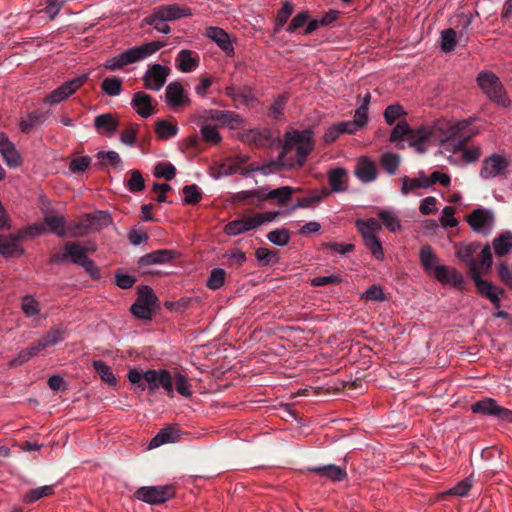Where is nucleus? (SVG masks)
<instances>
[{
  "label": "nucleus",
  "instance_id": "f257e3e1",
  "mask_svg": "<svg viewBox=\"0 0 512 512\" xmlns=\"http://www.w3.org/2000/svg\"><path fill=\"white\" fill-rule=\"evenodd\" d=\"M312 134L310 129L287 131L284 135V143L277 161H272L262 166L251 164L241 170V175L248 177L254 171H260L262 174L267 175L270 172L280 171L282 167L289 169L303 167L308 155L314 149Z\"/></svg>",
  "mask_w": 512,
  "mask_h": 512
},
{
  "label": "nucleus",
  "instance_id": "f03ea898",
  "mask_svg": "<svg viewBox=\"0 0 512 512\" xmlns=\"http://www.w3.org/2000/svg\"><path fill=\"white\" fill-rule=\"evenodd\" d=\"M128 380L134 385L136 392H143L148 387L149 394H154L160 387L169 397L174 396L173 378L165 369L147 370L142 372L136 368L128 372Z\"/></svg>",
  "mask_w": 512,
  "mask_h": 512
},
{
  "label": "nucleus",
  "instance_id": "7ed1b4c3",
  "mask_svg": "<svg viewBox=\"0 0 512 512\" xmlns=\"http://www.w3.org/2000/svg\"><path fill=\"white\" fill-rule=\"evenodd\" d=\"M467 121L457 122L454 125H450L446 121H437L432 127H420L417 132L411 135L409 140V146L415 148V150L424 154L426 148L423 143L432 138L439 139L442 143L450 141L456 137V135L464 130L468 126Z\"/></svg>",
  "mask_w": 512,
  "mask_h": 512
},
{
  "label": "nucleus",
  "instance_id": "20e7f679",
  "mask_svg": "<svg viewBox=\"0 0 512 512\" xmlns=\"http://www.w3.org/2000/svg\"><path fill=\"white\" fill-rule=\"evenodd\" d=\"M455 248L456 257L467 266L470 275L491 268L493 257L489 244L482 247L480 242L459 243L455 245Z\"/></svg>",
  "mask_w": 512,
  "mask_h": 512
},
{
  "label": "nucleus",
  "instance_id": "39448f33",
  "mask_svg": "<svg viewBox=\"0 0 512 512\" xmlns=\"http://www.w3.org/2000/svg\"><path fill=\"white\" fill-rule=\"evenodd\" d=\"M165 45L166 43L164 41H151L141 46H135L115 57L107 59L103 65L110 71L120 70L129 64L148 58Z\"/></svg>",
  "mask_w": 512,
  "mask_h": 512
},
{
  "label": "nucleus",
  "instance_id": "423d86ee",
  "mask_svg": "<svg viewBox=\"0 0 512 512\" xmlns=\"http://www.w3.org/2000/svg\"><path fill=\"white\" fill-rule=\"evenodd\" d=\"M138 298L132 304L131 313L141 320H151L152 315L159 308V300L152 288L141 285L137 288Z\"/></svg>",
  "mask_w": 512,
  "mask_h": 512
},
{
  "label": "nucleus",
  "instance_id": "0eeeda50",
  "mask_svg": "<svg viewBox=\"0 0 512 512\" xmlns=\"http://www.w3.org/2000/svg\"><path fill=\"white\" fill-rule=\"evenodd\" d=\"M477 83L492 102L503 107L509 105L510 102L505 95L504 87L495 74L481 72L478 74Z\"/></svg>",
  "mask_w": 512,
  "mask_h": 512
},
{
  "label": "nucleus",
  "instance_id": "6e6552de",
  "mask_svg": "<svg viewBox=\"0 0 512 512\" xmlns=\"http://www.w3.org/2000/svg\"><path fill=\"white\" fill-rule=\"evenodd\" d=\"M474 414L488 416L501 422L512 423V411L500 406L498 402L490 397L483 398L471 405Z\"/></svg>",
  "mask_w": 512,
  "mask_h": 512
},
{
  "label": "nucleus",
  "instance_id": "1a4fd4ad",
  "mask_svg": "<svg viewBox=\"0 0 512 512\" xmlns=\"http://www.w3.org/2000/svg\"><path fill=\"white\" fill-rule=\"evenodd\" d=\"M43 229L38 226L30 227L25 231L20 232L18 235H10L8 237H0V255L4 257H17L24 254V249L20 245V240L27 235L41 234Z\"/></svg>",
  "mask_w": 512,
  "mask_h": 512
},
{
  "label": "nucleus",
  "instance_id": "9d476101",
  "mask_svg": "<svg viewBox=\"0 0 512 512\" xmlns=\"http://www.w3.org/2000/svg\"><path fill=\"white\" fill-rule=\"evenodd\" d=\"M175 495V489L172 485L161 486H143L136 490L137 499L152 505L162 504Z\"/></svg>",
  "mask_w": 512,
  "mask_h": 512
},
{
  "label": "nucleus",
  "instance_id": "9b49d317",
  "mask_svg": "<svg viewBox=\"0 0 512 512\" xmlns=\"http://www.w3.org/2000/svg\"><path fill=\"white\" fill-rule=\"evenodd\" d=\"M88 80V75L83 74L78 77H75L71 80L66 81L60 87L53 90L49 93L45 98L44 102L50 105H56L72 94H74L82 85H84Z\"/></svg>",
  "mask_w": 512,
  "mask_h": 512
},
{
  "label": "nucleus",
  "instance_id": "f8f14e48",
  "mask_svg": "<svg viewBox=\"0 0 512 512\" xmlns=\"http://www.w3.org/2000/svg\"><path fill=\"white\" fill-rule=\"evenodd\" d=\"M301 188L291 186H282L276 189H270L268 186L259 187L260 202L267 200L273 201L278 206H285L291 199L293 194L301 192Z\"/></svg>",
  "mask_w": 512,
  "mask_h": 512
},
{
  "label": "nucleus",
  "instance_id": "ddd939ff",
  "mask_svg": "<svg viewBox=\"0 0 512 512\" xmlns=\"http://www.w3.org/2000/svg\"><path fill=\"white\" fill-rule=\"evenodd\" d=\"M170 68L161 64H153L149 66L143 76L145 88L149 90L159 91L165 84Z\"/></svg>",
  "mask_w": 512,
  "mask_h": 512
},
{
  "label": "nucleus",
  "instance_id": "4468645a",
  "mask_svg": "<svg viewBox=\"0 0 512 512\" xmlns=\"http://www.w3.org/2000/svg\"><path fill=\"white\" fill-rule=\"evenodd\" d=\"M485 272L484 270H480L472 275L471 278L475 283L477 291L487 298L496 308L500 307V295L505 293L504 289L498 288L494 286L491 282L483 280L481 278V273Z\"/></svg>",
  "mask_w": 512,
  "mask_h": 512
},
{
  "label": "nucleus",
  "instance_id": "2eb2a0df",
  "mask_svg": "<svg viewBox=\"0 0 512 512\" xmlns=\"http://www.w3.org/2000/svg\"><path fill=\"white\" fill-rule=\"evenodd\" d=\"M434 277L443 285H451L458 290H463L465 280L463 275L455 268L448 266H437L434 269Z\"/></svg>",
  "mask_w": 512,
  "mask_h": 512
},
{
  "label": "nucleus",
  "instance_id": "dca6fc26",
  "mask_svg": "<svg viewBox=\"0 0 512 512\" xmlns=\"http://www.w3.org/2000/svg\"><path fill=\"white\" fill-rule=\"evenodd\" d=\"M260 225L261 221H259L254 214L230 221L224 226V232L229 236H237L247 231L256 229Z\"/></svg>",
  "mask_w": 512,
  "mask_h": 512
},
{
  "label": "nucleus",
  "instance_id": "f3484780",
  "mask_svg": "<svg viewBox=\"0 0 512 512\" xmlns=\"http://www.w3.org/2000/svg\"><path fill=\"white\" fill-rule=\"evenodd\" d=\"M306 472L315 473L332 482H341L348 476L345 466H338L335 464L307 467Z\"/></svg>",
  "mask_w": 512,
  "mask_h": 512
},
{
  "label": "nucleus",
  "instance_id": "a211bd4d",
  "mask_svg": "<svg viewBox=\"0 0 512 512\" xmlns=\"http://www.w3.org/2000/svg\"><path fill=\"white\" fill-rule=\"evenodd\" d=\"M467 222L478 233H486L494 222L493 213L489 210L478 208L467 217Z\"/></svg>",
  "mask_w": 512,
  "mask_h": 512
},
{
  "label": "nucleus",
  "instance_id": "6ab92c4d",
  "mask_svg": "<svg viewBox=\"0 0 512 512\" xmlns=\"http://www.w3.org/2000/svg\"><path fill=\"white\" fill-rule=\"evenodd\" d=\"M508 163L500 155L493 154L486 158L483 162V166L480 170V176L483 179H488L501 175L507 168Z\"/></svg>",
  "mask_w": 512,
  "mask_h": 512
},
{
  "label": "nucleus",
  "instance_id": "aec40b11",
  "mask_svg": "<svg viewBox=\"0 0 512 512\" xmlns=\"http://www.w3.org/2000/svg\"><path fill=\"white\" fill-rule=\"evenodd\" d=\"M205 35L215 42L218 47L227 55H234V46L229 34L222 28L219 27H207Z\"/></svg>",
  "mask_w": 512,
  "mask_h": 512
},
{
  "label": "nucleus",
  "instance_id": "412c9836",
  "mask_svg": "<svg viewBox=\"0 0 512 512\" xmlns=\"http://www.w3.org/2000/svg\"><path fill=\"white\" fill-rule=\"evenodd\" d=\"M0 154L6 164L11 168L19 167L22 163L20 153L5 133H0Z\"/></svg>",
  "mask_w": 512,
  "mask_h": 512
},
{
  "label": "nucleus",
  "instance_id": "4be33fe9",
  "mask_svg": "<svg viewBox=\"0 0 512 512\" xmlns=\"http://www.w3.org/2000/svg\"><path fill=\"white\" fill-rule=\"evenodd\" d=\"M165 100L171 107L183 106L190 103V99L185 94L182 84L178 81L171 82L167 85Z\"/></svg>",
  "mask_w": 512,
  "mask_h": 512
},
{
  "label": "nucleus",
  "instance_id": "5701e85b",
  "mask_svg": "<svg viewBox=\"0 0 512 512\" xmlns=\"http://www.w3.org/2000/svg\"><path fill=\"white\" fill-rule=\"evenodd\" d=\"M152 13L164 21H174L190 15L188 8H183L178 4L160 5L155 7Z\"/></svg>",
  "mask_w": 512,
  "mask_h": 512
},
{
  "label": "nucleus",
  "instance_id": "b1692460",
  "mask_svg": "<svg viewBox=\"0 0 512 512\" xmlns=\"http://www.w3.org/2000/svg\"><path fill=\"white\" fill-rule=\"evenodd\" d=\"M181 438L180 430L176 426H166L161 429L150 441L149 449L157 448L163 444L178 442Z\"/></svg>",
  "mask_w": 512,
  "mask_h": 512
},
{
  "label": "nucleus",
  "instance_id": "393cba45",
  "mask_svg": "<svg viewBox=\"0 0 512 512\" xmlns=\"http://www.w3.org/2000/svg\"><path fill=\"white\" fill-rule=\"evenodd\" d=\"M94 127L99 134L111 137L118 129L119 121L111 113H104L95 117Z\"/></svg>",
  "mask_w": 512,
  "mask_h": 512
},
{
  "label": "nucleus",
  "instance_id": "a878e982",
  "mask_svg": "<svg viewBox=\"0 0 512 512\" xmlns=\"http://www.w3.org/2000/svg\"><path fill=\"white\" fill-rule=\"evenodd\" d=\"M131 105L133 109L143 118H148L154 114L152 97L145 92H136L132 98Z\"/></svg>",
  "mask_w": 512,
  "mask_h": 512
},
{
  "label": "nucleus",
  "instance_id": "bb28decb",
  "mask_svg": "<svg viewBox=\"0 0 512 512\" xmlns=\"http://www.w3.org/2000/svg\"><path fill=\"white\" fill-rule=\"evenodd\" d=\"M175 256L176 252L174 250L160 249L140 257L138 263L141 266L164 264L174 259Z\"/></svg>",
  "mask_w": 512,
  "mask_h": 512
},
{
  "label": "nucleus",
  "instance_id": "cd10ccee",
  "mask_svg": "<svg viewBox=\"0 0 512 512\" xmlns=\"http://www.w3.org/2000/svg\"><path fill=\"white\" fill-rule=\"evenodd\" d=\"M355 175L364 183L372 182L377 177L376 165L368 158H360L355 168Z\"/></svg>",
  "mask_w": 512,
  "mask_h": 512
},
{
  "label": "nucleus",
  "instance_id": "c85d7f7f",
  "mask_svg": "<svg viewBox=\"0 0 512 512\" xmlns=\"http://www.w3.org/2000/svg\"><path fill=\"white\" fill-rule=\"evenodd\" d=\"M199 60L198 54L191 50H181L176 57L178 69L186 73L194 71L199 66Z\"/></svg>",
  "mask_w": 512,
  "mask_h": 512
},
{
  "label": "nucleus",
  "instance_id": "c756f323",
  "mask_svg": "<svg viewBox=\"0 0 512 512\" xmlns=\"http://www.w3.org/2000/svg\"><path fill=\"white\" fill-rule=\"evenodd\" d=\"M417 129H412L405 120H400L392 129L390 134V142H395L397 148L403 149L404 145L401 143L404 137L408 140L411 139V135L416 133Z\"/></svg>",
  "mask_w": 512,
  "mask_h": 512
},
{
  "label": "nucleus",
  "instance_id": "7c9ffc66",
  "mask_svg": "<svg viewBox=\"0 0 512 512\" xmlns=\"http://www.w3.org/2000/svg\"><path fill=\"white\" fill-rule=\"evenodd\" d=\"M462 131L463 130H461L456 135L455 138L450 139V141L454 142L455 150H462L463 151V157H464L465 161L468 162V163H471V162H474V161L478 160V158L481 155V149L479 147H475V148H472V149L465 148V145H466L467 141L469 140L470 136H467V137L461 136L460 133Z\"/></svg>",
  "mask_w": 512,
  "mask_h": 512
},
{
  "label": "nucleus",
  "instance_id": "2f4dec72",
  "mask_svg": "<svg viewBox=\"0 0 512 512\" xmlns=\"http://www.w3.org/2000/svg\"><path fill=\"white\" fill-rule=\"evenodd\" d=\"M330 194V191L327 189L323 190H314L310 193V195L298 198L297 201L292 205L291 211H295L299 208H309L314 204H317L322 201L324 197H327Z\"/></svg>",
  "mask_w": 512,
  "mask_h": 512
},
{
  "label": "nucleus",
  "instance_id": "473e14b6",
  "mask_svg": "<svg viewBox=\"0 0 512 512\" xmlns=\"http://www.w3.org/2000/svg\"><path fill=\"white\" fill-rule=\"evenodd\" d=\"M49 116V112L33 111L20 121V129L23 133H29L34 127L42 125Z\"/></svg>",
  "mask_w": 512,
  "mask_h": 512
},
{
  "label": "nucleus",
  "instance_id": "72a5a7b5",
  "mask_svg": "<svg viewBox=\"0 0 512 512\" xmlns=\"http://www.w3.org/2000/svg\"><path fill=\"white\" fill-rule=\"evenodd\" d=\"M419 257L424 271L434 276L435 267L440 265L438 264L439 259L433 252L432 248L429 245L421 247Z\"/></svg>",
  "mask_w": 512,
  "mask_h": 512
},
{
  "label": "nucleus",
  "instance_id": "f704fd0d",
  "mask_svg": "<svg viewBox=\"0 0 512 512\" xmlns=\"http://www.w3.org/2000/svg\"><path fill=\"white\" fill-rule=\"evenodd\" d=\"M91 219V214H86L85 217L79 222L69 224L66 228L67 236L76 238L87 235L92 229Z\"/></svg>",
  "mask_w": 512,
  "mask_h": 512
},
{
  "label": "nucleus",
  "instance_id": "c9c22d12",
  "mask_svg": "<svg viewBox=\"0 0 512 512\" xmlns=\"http://www.w3.org/2000/svg\"><path fill=\"white\" fill-rule=\"evenodd\" d=\"M493 249L498 257L507 255L512 250V232L505 231L493 240Z\"/></svg>",
  "mask_w": 512,
  "mask_h": 512
},
{
  "label": "nucleus",
  "instance_id": "e433bc0d",
  "mask_svg": "<svg viewBox=\"0 0 512 512\" xmlns=\"http://www.w3.org/2000/svg\"><path fill=\"white\" fill-rule=\"evenodd\" d=\"M347 172L344 168L338 167L328 173V181L332 192H342L346 190Z\"/></svg>",
  "mask_w": 512,
  "mask_h": 512
},
{
  "label": "nucleus",
  "instance_id": "4c0bfd02",
  "mask_svg": "<svg viewBox=\"0 0 512 512\" xmlns=\"http://www.w3.org/2000/svg\"><path fill=\"white\" fill-rule=\"evenodd\" d=\"M64 250L67 251L68 258L79 266L88 258L87 249L79 242L67 241L64 245Z\"/></svg>",
  "mask_w": 512,
  "mask_h": 512
},
{
  "label": "nucleus",
  "instance_id": "58836bf2",
  "mask_svg": "<svg viewBox=\"0 0 512 512\" xmlns=\"http://www.w3.org/2000/svg\"><path fill=\"white\" fill-rule=\"evenodd\" d=\"M363 237L364 245L371 252V254L377 259L381 260L384 257V252L380 239L372 232L366 231L361 234Z\"/></svg>",
  "mask_w": 512,
  "mask_h": 512
},
{
  "label": "nucleus",
  "instance_id": "ea45409f",
  "mask_svg": "<svg viewBox=\"0 0 512 512\" xmlns=\"http://www.w3.org/2000/svg\"><path fill=\"white\" fill-rule=\"evenodd\" d=\"M402 187L401 192L403 195H407L410 192L419 189V188H429L430 183H428V177L425 175H421L418 178H410L408 176H404L402 179Z\"/></svg>",
  "mask_w": 512,
  "mask_h": 512
},
{
  "label": "nucleus",
  "instance_id": "a19ab883",
  "mask_svg": "<svg viewBox=\"0 0 512 512\" xmlns=\"http://www.w3.org/2000/svg\"><path fill=\"white\" fill-rule=\"evenodd\" d=\"M44 222L53 233L61 238L67 237L66 219L61 215H46Z\"/></svg>",
  "mask_w": 512,
  "mask_h": 512
},
{
  "label": "nucleus",
  "instance_id": "79ce46f5",
  "mask_svg": "<svg viewBox=\"0 0 512 512\" xmlns=\"http://www.w3.org/2000/svg\"><path fill=\"white\" fill-rule=\"evenodd\" d=\"M377 215L381 219L383 225L390 232L395 233L401 230L402 225L395 212L390 210L378 209Z\"/></svg>",
  "mask_w": 512,
  "mask_h": 512
},
{
  "label": "nucleus",
  "instance_id": "37998d69",
  "mask_svg": "<svg viewBox=\"0 0 512 512\" xmlns=\"http://www.w3.org/2000/svg\"><path fill=\"white\" fill-rule=\"evenodd\" d=\"M255 256L264 266H273L279 262V252L274 249L260 247L255 251Z\"/></svg>",
  "mask_w": 512,
  "mask_h": 512
},
{
  "label": "nucleus",
  "instance_id": "c03bdc74",
  "mask_svg": "<svg viewBox=\"0 0 512 512\" xmlns=\"http://www.w3.org/2000/svg\"><path fill=\"white\" fill-rule=\"evenodd\" d=\"M179 128L176 123L167 120H159L155 125V132L160 139H169L178 134Z\"/></svg>",
  "mask_w": 512,
  "mask_h": 512
},
{
  "label": "nucleus",
  "instance_id": "a18cd8bd",
  "mask_svg": "<svg viewBox=\"0 0 512 512\" xmlns=\"http://www.w3.org/2000/svg\"><path fill=\"white\" fill-rule=\"evenodd\" d=\"M123 80L119 77H107L101 83L102 91L110 96L115 97L121 94Z\"/></svg>",
  "mask_w": 512,
  "mask_h": 512
},
{
  "label": "nucleus",
  "instance_id": "49530a36",
  "mask_svg": "<svg viewBox=\"0 0 512 512\" xmlns=\"http://www.w3.org/2000/svg\"><path fill=\"white\" fill-rule=\"evenodd\" d=\"M54 494L53 485H45L38 488L29 490L23 497V501L26 504L33 503L43 497H48Z\"/></svg>",
  "mask_w": 512,
  "mask_h": 512
},
{
  "label": "nucleus",
  "instance_id": "de8ad7c7",
  "mask_svg": "<svg viewBox=\"0 0 512 512\" xmlns=\"http://www.w3.org/2000/svg\"><path fill=\"white\" fill-rule=\"evenodd\" d=\"M93 367L103 382L112 386L116 385L117 380L112 372V369L104 361L94 360Z\"/></svg>",
  "mask_w": 512,
  "mask_h": 512
},
{
  "label": "nucleus",
  "instance_id": "09e8293b",
  "mask_svg": "<svg viewBox=\"0 0 512 512\" xmlns=\"http://www.w3.org/2000/svg\"><path fill=\"white\" fill-rule=\"evenodd\" d=\"M241 121V117L234 112L217 110L215 122L220 125H227L230 128H235L241 123Z\"/></svg>",
  "mask_w": 512,
  "mask_h": 512
},
{
  "label": "nucleus",
  "instance_id": "8fccbe9b",
  "mask_svg": "<svg viewBox=\"0 0 512 512\" xmlns=\"http://www.w3.org/2000/svg\"><path fill=\"white\" fill-rule=\"evenodd\" d=\"M233 199L236 201H244L247 204L261 207L259 188L247 191H240L234 194Z\"/></svg>",
  "mask_w": 512,
  "mask_h": 512
},
{
  "label": "nucleus",
  "instance_id": "3c124183",
  "mask_svg": "<svg viewBox=\"0 0 512 512\" xmlns=\"http://www.w3.org/2000/svg\"><path fill=\"white\" fill-rule=\"evenodd\" d=\"M457 43V33L453 28L445 29L441 32V49L444 52L454 50Z\"/></svg>",
  "mask_w": 512,
  "mask_h": 512
},
{
  "label": "nucleus",
  "instance_id": "603ef678",
  "mask_svg": "<svg viewBox=\"0 0 512 512\" xmlns=\"http://www.w3.org/2000/svg\"><path fill=\"white\" fill-rule=\"evenodd\" d=\"M226 272L222 268H214L207 279L206 285L212 290H217L224 285Z\"/></svg>",
  "mask_w": 512,
  "mask_h": 512
},
{
  "label": "nucleus",
  "instance_id": "864d4df0",
  "mask_svg": "<svg viewBox=\"0 0 512 512\" xmlns=\"http://www.w3.org/2000/svg\"><path fill=\"white\" fill-rule=\"evenodd\" d=\"M267 239L277 246H285L290 241V232L286 228H279L270 231Z\"/></svg>",
  "mask_w": 512,
  "mask_h": 512
},
{
  "label": "nucleus",
  "instance_id": "5fc2aeb1",
  "mask_svg": "<svg viewBox=\"0 0 512 512\" xmlns=\"http://www.w3.org/2000/svg\"><path fill=\"white\" fill-rule=\"evenodd\" d=\"M310 19L308 11H301L297 13L286 27V31L290 34L296 33L299 29L303 28Z\"/></svg>",
  "mask_w": 512,
  "mask_h": 512
},
{
  "label": "nucleus",
  "instance_id": "6e6d98bb",
  "mask_svg": "<svg viewBox=\"0 0 512 512\" xmlns=\"http://www.w3.org/2000/svg\"><path fill=\"white\" fill-rule=\"evenodd\" d=\"M129 179L126 182L128 189L132 193L142 191L145 188V180L139 170H131Z\"/></svg>",
  "mask_w": 512,
  "mask_h": 512
},
{
  "label": "nucleus",
  "instance_id": "4d7b16f0",
  "mask_svg": "<svg viewBox=\"0 0 512 512\" xmlns=\"http://www.w3.org/2000/svg\"><path fill=\"white\" fill-rule=\"evenodd\" d=\"M184 202L189 205H195L202 199V192L196 184L183 187Z\"/></svg>",
  "mask_w": 512,
  "mask_h": 512
},
{
  "label": "nucleus",
  "instance_id": "13d9d810",
  "mask_svg": "<svg viewBox=\"0 0 512 512\" xmlns=\"http://www.w3.org/2000/svg\"><path fill=\"white\" fill-rule=\"evenodd\" d=\"M399 163L400 157L397 154L387 152L381 157V165L390 175L395 174L399 167Z\"/></svg>",
  "mask_w": 512,
  "mask_h": 512
},
{
  "label": "nucleus",
  "instance_id": "bf43d9fd",
  "mask_svg": "<svg viewBox=\"0 0 512 512\" xmlns=\"http://www.w3.org/2000/svg\"><path fill=\"white\" fill-rule=\"evenodd\" d=\"M406 112L399 104L389 105L384 111V118L387 124L393 125L396 120L406 116Z\"/></svg>",
  "mask_w": 512,
  "mask_h": 512
},
{
  "label": "nucleus",
  "instance_id": "052dcab7",
  "mask_svg": "<svg viewBox=\"0 0 512 512\" xmlns=\"http://www.w3.org/2000/svg\"><path fill=\"white\" fill-rule=\"evenodd\" d=\"M97 158L100 165L119 167L122 163L119 154L115 151H100L97 153Z\"/></svg>",
  "mask_w": 512,
  "mask_h": 512
},
{
  "label": "nucleus",
  "instance_id": "680f3d73",
  "mask_svg": "<svg viewBox=\"0 0 512 512\" xmlns=\"http://www.w3.org/2000/svg\"><path fill=\"white\" fill-rule=\"evenodd\" d=\"M154 175L171 181L176 175V168L171 163H158L155 166Z\"/></svg>",
  "mask_w": 512,
  "mask_h": 512
},
{
  "label": "nucleus",
  "instance_id": "e2e57ef3",
  "mask_svg": "<svg viewBox=\"0 0 512 512\" xmlns=\"http://www.w3.org/2000/svg\"><path fill=\"white\" fill-rule=\"evenodd\" d=\"M201 135L204 141L217 145L221 142V136L216 127L209 124H203L201 126Z\"/></svg>",
  "mask_w": 512,
  "mask_h": 512
},
{
  "label": "nucleus",
  "instance_id": "0e129e2a",
  "mask_svg": "<svg viewBox=\"0 0 512 512\" xmlns=\"http://www.w3.org/2000/svg\"><path fill=\"white\" fill-rule=\"evenodd\" d=\"M63 334V329L52 328L40 340L43 344H45V348H47L62 341L64 339Z\"/></svg>",
  "mask_w": 512,
  "mask_h": 512
},
{
  "label": "nucleus",
  "instance_id": "69168bd1",
  "mask_svg": "<svg viewBox=\"0 0 512 512\" xmlns=\"http://www.w3.org/2000/svg\"><path fill=\"white\" fill-rule=\"evenodd\" d=\"M143 22L153 26L154 29H156L158 32L168 34L170 33L171 29L170 26L166 23L167 21H164L163 19H160V17H157L154 13H151L147 17L143 19Z\"/></svg>",
  "mask_w": 512,
  "mask_h": 512
},
{
  "label": "nucleus",
  "instance_id": "338daca9",
  "mask_svg": "<svg viewBox=\"0 0 512 512\" xmlns=\"http://www.w3.org/2000/svg\"><path fill=\"white\" fill-rule=\"evenodd\" d=\"M22 310L27 317H33L39 314L40 304L30 296H25L22 300Z\"/></svg>",
  "mask_w": 512,
  "mask_h": 512
},
{
  "label": "nucleus",
  "instance_id": "774afa93",
  "mask_svg": "<svg viewBox=\"0 0 512 512\" xmlns=\"http://www.w3.org/2000/svg\"><path fill=\"white\" fill-rule=\"evenodd\" d=\"M501 282L512 290V269L505 262H501L497 268Z\"/></svg>",
  "mask_w": 512,
  "mask_h": 512
}]
</instances>
